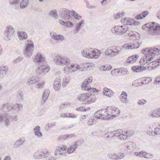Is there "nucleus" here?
Segmentation results:
<instances>
[{
    "mask_svg": "<svg viewBox=\"0 0 160 160\" xmlns=\"http://www.w3.org/2000/svg\"><path fill=\"white\" fill-rule=\"evenodd\" d=\"M61 86L60 80L58 79H56L53 83V88L55 90L58 91Z\"/></svg>",
    "mask_w": 160,
    "mask_h": 160,
    "instance_id": "obj_24",
    "label": "nucleus"
},
{
    "mask_svg": "<svg viewBox=\"0 0 160 160\" xmlns=\"http://www.w3.org/2000/svg\"><path fill=\"white\" fill-rule=\"evenodd\" d=\"M59 14L60 17L65 20H72V18L71 16L70 12L68 9L62 8L59 11Z\"/></svg>",
    "mask_w": 160,
    "mask_h": 160,
    "instance_id": "obj_8",
    "label": "nucleus"
},
{
    "mask_svg": "<svg viewBox=\"0 0 160 160\" xmlns=\"http://www.w3.org/2000/svg\"><path fill=\"white\" fill-rule=\"evenodd\" d=\"M101 54L100 51L97 49L89 52L86 50H83L82 52V54L83 56L89 58H97L99 57Z\"/></svg>",
    "mask_w": 160,
    "mask_h": 160,
    "instance_id": "obj_3",
    "label": "nucleus"
},
{
    "mask_svg": "<svg viewBox=\"0 0 160 160\" xmlns=\"http://www.w3.org/2000/svg\"><path fill=\"white\" fill-rule=\"evenodd\" d=\"M49 152H46L43 151H39L34 153L33 157L35 159H38L43 158V157H47L48 156Z\"/></svg>",
    "mask_w": 160,
    "mask_h": 160,
    "instance_id": "obj_15",
    "label": "nucleus"
},
{
    "mask_svg": "<svg viewBox=\"0 0 160 160\" xmlns=\"http://www.w3.org/2000/svg\"><path fill=\"white\" fill-rule=\"evenodd\" d=\"M52 38H53L54 39L57 40H61L62 41V40H64V37L61 35H53L52 36Z\"/></svg>",
    "mask_w": 160,
    "mask_h": 160,
    "instance_id": "obj_35",
    "label": "nucleus"
},
{
    "mask_svg": "<svg viewBox=\"0 0 160 160\" xmlns=\"http://www.w3.org/2000/svg\"><path fill=\"white\" fill-rule=\"evenodd\" d=\"M146 102V100L142 99L138 100V103L139 105H142L144 104Z\"/></svg>",
    "mask_w": 160,
    "mask_h": 160,
    "instance_id": "obj_58",
    "label": "nucleus"
},
{
    "mask_svg": "<svg viewBox=\"0 0 160 160\" xmlns=\"http://www.w3.org/2000/svg\"><path fill=\"white\" fill-rule=\"evenodd\" d=\"M132 70L134 72H140L142 71L145 70L147 69L145 67L141 66H136L132 67Z\"/></svg>",
    "mask_w": 160,
    "mask_h": 160,
    "instance_id": "obj_20",
    "label": "nucleus"
},
{
    "mask_svg": "<svg viewBox=\"0 0 160 160\" xmlns=\"http://www.w3.org/2000/svg\"><path fill=\"white\" fill-rule=\"evenodd\" d=\"M142 28L144 30L148 32V33L152 35H160V25L154 22H149L144 24Z\"/></svg>",
    "mask_w": 160,
    "mask_h": 160,
    "instance_id": "obj_1",
    "label": "nucleus"
},
{
    "mask_svg": "<svg viewBox=\"0 0 160 160\" xmlns=\"http://www.w3.org/2000/svg\"><path fill=\"white\" fill-rule=\"evenodd\" d=\"M80 66L77 64L72 65H71V68L72 71H75L78 69H80Z\"/></svg>",
    "mask_w": 160,
    "mask_h": 160,
    "instance_id": "obj_43",
    "label": "nucleus"
},
{
    "mask_svg": "<svg viewBox=\"0 0 160 160\" xmlns=\"http://www.w3.org/2000/svg\"><path fill=\"white\" fill-rule=\"evenodd\" d=\"M139 23V22L138 21L134 19H132L131 18V26H137L138 25Z\"/></svg>",
    "mask_w": 160,
    "mask_h": 160,
    "instance_id": "obj_44",
    "label": "nucleus"
},
{
    "mask_svg": "<svg viewBox=\"0 0 160 160\" xmlns=\"http://www.w3.org/2000/svg\"><path fill=\"white\" fill-rule=\"evenodd\" d=\"M20 1V0H10L9 3L11 5H15L18 4Z\"/></svg>",
    "mask_w": 160,
    "mask_h": 160,
    "instance_id": "obj_48",
    "label": "nucleus"
},
{
    "mask_svg": "<svg viewBox=\"0 0 160 160\" xmlns=\"http://www.w3.org/2000/svg\"><path fill=\"white\" fill-rule=\"evenodd\" d=\"M128 29V27L125 25L119 26V30L120 31V34L122 35L126 32Z\"/></svg>",
    "mask_w": 160,
    "mask_h": 160,
    "instance_id": "obj_30",
    "label": "nucleus"
},
{
    "mask_svg": "<svg viewBox=\"0 0 160 160\" xmlns=\"http://www.w3.org/2000/svg\"><path fill=\"white\" fill-rule=\"evenodd\" d=\"M117 110V108L114 107H108L107 108V112H108L110 114H115L116 110Z\"/></svg>",
    "mask_w": 160,
    "mask_h": 160,
    "instance_id": "obj_31",
    "label": "nucleus"
},
{
    "mask_svg": "<svg viewBox=\"0 0 160 160\" xmlns=\"http://www.w3.org/2000/svg\"><path fill=\"white\" fill-rule=\"evenodd\" d=\"M23 58L22 57H19L18 58L15 59L13 61V62L15 63H18L22 60Z\"/></svg>",
    "mask_w": 160,
    "mask_h": 160,
    "instance_id": "obj_57",
    "label": "nucleus"
},
{
    "mask_svg": "<svg viewBox=\"0 0 160 160\" xmlns=\"http://www.w3.org/2000/svg\"><path fill=\"white\" fill-rule=\"evenodd\" d=\"M25 44L26 48L24 50L25 55L27 57H30L32 54L34 48V43L31 40H28Z\"/></svg>",
    "mask_w": 160,
    "mask_h": 160,
    "instance_id": "obj_6",
    "label": "nucleus"
},
{
    "mask_svg": "<svg viewBox=\"0 0 160 160\" xmlns=\"http://www.w3.org/2000/svg\"><path fill=\"white\" fill-rule=\"evenodd\" d=\"M108 157L112 159L118 160L117 155L114 153H109L108 155Z\"/></svg>",
    "mask_w": 160,
    "mask_h": 160,
    "instance_id": "obj_41",
    "label": "nucleus"
},
{
    "mask_svg": "<svg viewBox=\"0 0 160 160\" xmlns=\"http://www.w3.org/2000/svg\"><path fill=\"white\" fill-rule=\"evenodd\" d=\"M112 68V67L111 65H109L106 68H103V69H102V68H100V69L101 71H107L110 70Z\"/></svg>",
    "mask_w": 160,
    "mask_h": 160,
    "instance_id": "obj_52",
    "label": "nucleus"
},
{
    "mask_svg": "<svg viewBox=\"0 0 160 160\" xmlns=\"http://www.w3.org/2000/svg\"><path fill=\"white\" fill-rule=\"evenodd\" d=\"M25 138L23 137L17 140L15 143L14 146L15 147L17 148L22 145L25 141Z\"/></svg>",
    "mask_w": 160,
    "mask_h": 160,
    "instance_id": "obj_26",
    "label": "nucleus"
},
{
    "mask_svg": "<svg viewBox=\"0 0 160 160\" xmlns=\"http://www.w3.org/2000/svg\"><path fill=\"white\" fill-rule=\"evenodd\" d=\"M8 70V67L7 66L0 67V75L1 78H3L5 75Z\"/></svg>",
    "mask_w": 160,
    "mask_h": 160,
    "instance_id": "obj_25",
    "label": "nucleus"
},
{
    "mask_svg": "<svg viewBox=\"0 0 160 160\" xmlns=\"http://www.w3.org/2000/svg\"><path fill=\"white\" fill-rule=\"evenodd\" d=\"M40 127L39 126H36L33 129V131L35 134L38 132L40 130Z\"/></svg>",
    "mask_w": 160,
    "mask_h": 160,
    "instance_id": "obj_56",
    "label": "nucleus"
},
{
    "mask_svg": "<svg viewBox=\"0 0 160 160\" xmlns=\"http://www.w3.org/2000/svg\"><path fill=\"white\" fill-rule=\"evenodd\" d=\"M103 94L108 97H111L113 95V92L110 89L105 87L103 89Z\"/></svg>",
    "mask_w": 160,
    "mask_h": 160,
    "instance_id": "obj_21",
    "label": "nucleus"
},
{
    "mask_svg": "<svg viewBox=\"0 0 160 160\" xmlns=\"http://www.w3.org/2000/svg\"><path fill=\"white\" fill-rule=\"evenodd\" d=\"M101 110H104L102 111V112L99 113V114L101 115V119L103 120H108L109 119H111V114L108 112H107V108L105 109L103 108Z\"/></svg>",
    "mask_w": 160,
    "mask_h": 160,
    "instance_id": "obj_16",
    "label": "nucleus"
},
{
    "mask_svg": "<svg viewBox=\"0 0 160 160\" xmlns=\"http://www.w3.org/2000/svg\"><path fill=\"white\" fill-rule=\"evenodd\" d=\"M122 47L124 48L129 49L130 48V45L129 43L124 44L122 46Z\"/></svg>",
    "mask_w": 160,
    "mask_h": 160,
    "instance_id": "obj_62",
    "label": "nucleus"
},
{
    "mask_svg": "<svg viewBox=\"0 0 160 160\" xmlns=\"http://www.w3.org/2000/svg\"><path fill=\"white\" fill-rule=\"evenodd\" d=\"M92 81V77L85 79L83 82L82 85V88L83 90H87L90 92H92L93 93L97 92L98 90L94 88H92L88 84Z\"/></svg>",
    "mask_w": 160,
    "mask_h": 160,
    "instance_id": "obj_4",
    "label": "nucleus"
},
{
    "mask_svg": "<svg viewBox=\"0 0 160 160\" xmlns=\"http://www.w3.org/2000/svg\"><path fill=\"white\" fill-rule=\"evenodd\" d=\"M8 104L7 103L4 104L2 105V110L4 112H7L8 108Z\"/></svg>",
    "mask_w": 160,
    "mask_h": 160,
    "instance_id": "obj_49",
    "label": "nucleus"
},
{
    "mask_svg": "<svg viewBox=\"0 0 160 160\" xmlns=\"http://www.w3.org/2000/svg\"><path fill=\"white\" fill-rule=\"evenodd\" d=\"M90 94L83 93L81 94V97H82L84 100H87L84 102H82L84 104H89L95 101L96 99L95 96L92 94V92H91ZM94 94V93H93Z\"/></svg>",
    "mask_w": 160,
    "mask_h": 160,
    "instance_id": "obj_7",
    "label": "nucleus"
},
{
    "mask_svg": "<svg viewBox=\"0 0 160 160\" xmlns=\"http://www.w3.org/2000/svg\"><path fill=\"white\" fill-rule=\"evenodd\" d=\"M112 32L115 35L120 34V31L119 30V26H115L111 29Z\"/></svg>",
    "mask_w": 160,
    "mask_h": 160,
    "instance_id": "obj_29",
    "label": "nucleus"
},
{
    "mask_svg": "<svg viewBox=\"0 0 160 160\" xmlns=\"http://www.w3.org/2000/svg\"><path fill=\"white\" fill-rule=\"evenodd\" d=\"M64 72L66 73H68L69 72H71V66L66 67L64 68Z\"/></svg>",
    "mask_w": 160,
    "mask_h": 160,
    "instance_id": "obj_50",
    "label": "nucleus"
},
{
    "mask_svg": "<svg viewBox=\"0 0 160 160\" xmlns=\"http://www.w3.org/2000/svg\"><path fill=\"white\" fill-rule=\"evenodd\" d=\"M53 61L57 65L62 66L66 65L68 66L70 62V61L69 59L61 57L58 55L54 58Z\"/></svg>",
    "mask_w": 160,
    "mask_h": 160,
    "instance_id": "obj_5",
    "label": "nucleus"
},
{
    "mask_svg": "<svg viewBox=\"0 0 160 160\" xmlns=\"http://www.w3.org/2000/svg\"><path fill=\"white\" fill-rule=\"evenodd\" d=\"M124 22H126L127 23V25H130V18H129L127 19V18L124 17L123 18Z\"/></svg>",
    "mask_w": 160,
    "mask_h": 160,
    "instance_id": "obj_54",
    "label": "nucleus"
},
{
    "mask_svg": "<svg viewBox=\"0 0 160 160\" xmlns=\"http://www.w3.org/2000/svg\"><path fill=\"white\" fill-rule=\"evenodd\" d=\"M141 52L145 54L144 56L149 54L151 56L154 54V55H158L160 54V50L155 47L146 48L143 49L141 50Z\"/></svg>",
    "mask_w": 160,
    "mask_h": 160,
    "instance_id": "obj_9",
    "label": "nucleus"
},
{
    "mask_svg": "<svg viewBox=\"0 0 160 160\" xmlns=\"http://www.w3.org/2000/svg\"><path fill=\"white\" fill-rule=\"evenodd\" d=\"M135 33L131 31V40L132 39L133 40H135V41H133L134 42L133 43L131 42V49L138 48L140 46V45L138 44V43L137 44V45L135 44V43H137L138 41H137L138 40V39H136L137 36ZM135 33H136V32Z\"/></svg>",
    "mask_w": 160,
    "mask_h": 160,
    "instance_id": "obj_14",
    "label": "nucleus"
},
{
    "mask_svg": "<svg viewBox=\"0 0 160 160\" xmlns=\"http://www.w3.org/2000/svg\"><path fill=\"white\" fill-rule=\"evenodd\" d=\"M104 111V110H99L95 112L94 114V118H96V119H101V115L99 114V113L102 112V111Z\"/></svg>",
    "mask_w": 160,
    "mask_h": 160,
    "instance_id": "obj_36",
    "label": "nucleus"
},
{
    "mask_svg": "<svg viewBox=\"0 0 160 160\" xmlns=\"http://www.w3.org/2000/svg\"><path fill=\"white\" fill-rule=\"evenodd\" d=\"M84 20L83 19H82L80 22L76 24L75 28L74 30L76 33L80 30L81 26L82 24L84 23Z\"/></svg>",
    "mask_w": 160,
    "mask_h": 160,
    "instance_id": "obj_27",
    "label": "nucleus"
},
{
    "mask_svg": "<svg viewBox=\"0 0 160 160\" xmlns=\"http://www.w3.org/2000/svg\"><path fill=\"white\" fill-rule=\"evenodd\" d=\"M19 38L21 40L26 39L28 38V35L24 32H18L17 33Z\"/></svg>",
    "mask_w": 160,
    "mask_h": 160,
    "instance_id": "obj_28",
    "label": "nucleus"
},
{
    "mask_svg": "<svg viewBox=\"0 0 160 160\" xmlns=\"http://www.w3.org/2000/svg\"><path fill=\"white\" fill-rule=\"evenodd\" d=\"M45 58L40 53H38L35 56L33 61L35 62L38 63L43 62L45 60Z\"/></svg>",
    "mask_w": 160,
    "mask_h": 160,
    "instance_id": "obj_19",
    "label": "nucleus"
},
{
    "mask_svg": "<svg viewBox=\"0 0 160 160\" xmlns=\"http://www.w3.org/2000/svg\"><path fill=\"white\" fill-rule=\"evenodd\" d=\"M73 26V24L72 22L67 21L65 26L68 28H72Z\"/></svg>",
    "mask_w": 160,
    "mask_h": 160,
    "instance_id": "obj_51",
    "label": "nucleus"
},
{
    "mask_svg": "<svg viewBox=\"0 0 160 160\" xmlns=\"http://www.w3.org/2000/svg\"><path fill=\"white\" fill-rule=\"evenodd\" d=\"M28 0H22L20 3V7L21 8L26 7L28 3Z\"/></svg>",
    "mask_w": 160,
    "mask_h": 160,
    "instance_id": "obj_38",
    "label": "nucleus"
},
{
    "mask_svg": "<svg viewBox=\"0 0 160 160\" xmlns=\"http://www.w3.org/2000/svg\"><path fill=\"white\" fill-rule=\"evenodd\" d=\"M77 148V146L74 144L68 148L67 149V153L69 154L72 153L75 151Z\"/></svg>",
    "mask_w": 160,
    "mask_h": 160,
    "instance_id": "obj_34",
    "label": "nucleus"
},
{
    "mask_svg": "<svg viewBox=\"0 0 160 160\" xmlns=\"http://www.w3.org/2000/svg\"><path fill=\"white\" fill-rule=\"evenodd\" d=\"M49 15L55 19H57L58 17V15L57 13V11L55 10H51L49 13Z\"/></svg>",
    "mask_w": 160,
    "mask_h": 160,
    "instance_id": "obj_33",
    "label": "nucleus"
},
{
    "mask_svg": "<svg viewBox=\"0 0 160 160\" xmlns=\"http://www.w3.org/2000/svg\"><path fill=\"white\" fill-rule=\"evenodd\" d=\"M159 63H160V60L159 58L148 64L147 65L148 68H149L151 67L152 69H154L159 65Z\"/></svg>",
    "mask_w": 160,
    "mask_h": 160,
    "instance_id": "obj_18",
    "label": "nucleus"
},
{
    "mask_svg": "<svg viewBox=\"0 0 160 160\" xmlns=\"http://www.w3.org/2000/svg\"><path fill=\"white\" fill-rule=\"evenodd\" d=\"M50 70V68L48 66L44 65H42L38 66L36 70V72L37 74H44L48 72Z\"/></svg>",
    "mask_w": 160,
    "mask_h": 160,
    "instance_id": "obj_12",
    "label": "nucleus"
},
{
    "mask_svg": "<svg viewBox=\"0 0 160 160\" xmlns=\"http://www.w3.org/2000/svg\"><path fill=\"white\" fill-rule=\"evenodd\" d=\"M125 13L123 12H118L115 14H114L113 18L115 19H117L122 17L125 15Z\"/></svg>",
    "mask_w": 160,
    "mask_h": 160,
    "instance_id": "obj_37",
    "label": "nucleus"
},
{
    "mask_svg": "<svg viewBox=\"0 0 160 160\" xmlns=\"http://www.w3.org/2000/svg\"><path fill=\"white\" fill-rule=\"evenodd\" d=\"M132 146V150L136 148V143L133 142H131V147Z\"/></svg>",
    "mask_w": 160,
    "mask_h": 160,
    "instance_id": "obj_60",
    "label": "nucleus"
},
{
    "mask_svg": "<svg viewBox=\"0 0 160 160\" xmlns=\"http://www.w3.org/2000/svg\"><path fill=\"white\" fill-rule=\"evenodd\" d=\"M49 93V92L48 91H44L43 93L42 98V103H44L47 100Z\"/></svg>",
    "mask_w": 160,
    "mask_h": 160,
    "instance_id": "obj_32",
    "label": "nucleus"
},
{
    "mask_svg": "<svg viewBox=\"0 0 160 160\" xmlns=\"http://www.w3.org/2000/svg\"><path fill=\"white\" fill-rule=\"evenodd\" d=\"M14 32V30L13 27L11 25L7 27L4 31L5 39L10 40L12 35Z\"/></svg>",
    "mask_w": 160,
    "mask_h": 160,
    "instance_id": "obj_10",
    "label": "nucleus"
},
{
    "mask_svg": "<svg viewBox=\"0 0 160 160\" xmlns=\"http://www.w3.org/2000/svg\"><path fill=\"white\" fill-rule=\"evenodd\" d=\"M152 155L149 154L148 153H147L145 152L144 158H150L151 157Z\"/></svg>",
    "mask_w": 160,
    "mask_h": 160,
    "instance_id": "obj_64",
    "label": "nucleus"
},
{
    "mask_svg": "<svg viewBox=\"0 0 160 160\" xmlns=\"http://www.w3.org/2000/svg\"><path fill=\"white\" fill-rule=\"evenodd\" d=\"M68 134L62 135L60 136V139H63L64 140L68 139Z\"/></svg>",
    "mask_w": 160,
    "mask_h": 160,
    "instance_id": "obj_61",
    "label": "nucleus"
},
{
    "mask_svg": "<svg viewBox=\"0 0 160 160\" xmlns=\"http://www.w3.org/2000/svg\"><path fill=\"white\" fill-rule=\"evenodd\" d=\"M120 112L119 110L117 108V110H116L115 114H111V119H113L115 117H117Z\"/></svg>",
    "mask_w": 160,
    "mask_h": 160,
    "instance_id": "obj_46",
    "label": "nucleus"
},
{
    "mask_svg": "<svg viewBox=\"0 0 160 160\" xmlns=\"http://www.w3.org/2000/svg\"><path fill=\"white\" fill-rule=\"evenodd\" d=\"M47 126H48V128H52L54 127L55 126V124L54 123H49L47 124Z\"/></svg>",
    "mask_w": 160,
    "mask_h": 160,
    "instance_id": "obj_63",
    "label": "nucleus"
},
{
    "mask_svg": "<svg viewBox=\"0 0 160 160\" xmlns=\"http://www.w3.org/2000/svg\"><path fill=\"white\" fill-rule=\"evenodd\" d=\"M148 14V12L147 11H145L141 13L143 18H145Z\"/></svg>",
    "mask_w": 160,
    "mask_h": 160,
    "instance_id": "obj_55",
    "label": "nucleus"
},
{
    "mask_svg": "<svg viewBox=\"0 0 160 160\" xmlns=\"http://www.w3.org/2000/svg\"><path fill=\"white\" fill-rule=\"evenodd\" d=\"M129 131H127L126 132H123L122 130H118L116 131H114L111 132H108V135L109 136L113 137L114 136H116L118 138L121 140H126L128 139L129 137L128 135Z\"/></svg>",
    "mask_w": 160,
    "mask_h": 160,
    "instance_id": "obj_2",
    "label": "nucleus"
},
{
    "mask_svg": "<svg viewBox=\"0 0 160 160\" xmlns=\"http://www.w3.org/2000/svg\"><path fill=\"white\" fill-rule=\"evenodd\" d=\"M120 52V51L118 50L116 51H114L113 50L110 48H108L104 52L106 56H110L111 57L116 56L119 54Z\"/></svg>",
    "mask_w": 160,
    "mask_h": 160,
    "instance_id": "obj_17",
    "label": "nucleus"
},
{
    "mask_svg": "<svg viewBox=\"0 0 160 160\" xmlns=\"http://www.w3.org/2000/svg\"><path fill=\"white\" fill-rule=\"evenodd\" d=\"M97 121L95 120L94 117H92L88 119L87 122V124L89 125L92 126Z\"/></svg>",
    "mask_w": 160,
    "mask_h": 160,
    "instance_id": "obj_40",
    "label": "nucleus"
},
{
    "mask_svg": "<svg viewBox=\"0 0 160 160\" xmlns=\"http://www.w3.org/2000/svg\"><path fill=\"white\" fill-rule=\"evenodd\" d=\"M81 67L82 68L87 69L89 67L90 63H84L80 64Z\"/></svg>",
    "mask_w": 160,
    "mask_h": 160,
    "instance_id": "obj_45",
    "label": "nucleus"
},
{
    "mask_svg": "<svg viewBox=\"0 0 160 160\" xmlns=\"http://www.w3.org/2000/svg\"><path fill=\"white\" fill-rule=\"evenodd\" d=\"M127 93L124 91H123L120 95L119 98L120 101L124 103H127L128 100L127 99Z\"/></svg>",
    "mask_w": 160,
    "mask_h": 160,
    "instance_id": "obj_23",
    "label": "nucleus"
},
{
    "mask_svg": "<svg viewBox=\"0 0 160 160\" xmlns=\"http://www.w3.org/2000/svg\"><path fill=\"white\" fill-rule=\"evenodd\" d=\"M128 69L126 68H123L121 70V73L123 75L127 74L128 73Z\"/></svg>",
    "mask_w": 160,
    "mask_h": 160,
    "instance_id": "obj_53",
    "label": "nucleus"
},
{
    "mask_svg": "<svg viewBox=\"0 0 160 160\" xmlns=\"http://www.w3.org/2000/svg\"><path fill=\"white\" fill-rule=\"evenodd\" d=\"M48 156L47 157H43V160H54L53 158L49 157H48Z\"/></svg>",
    "mask_w": 160,
    "mask_h": 160,
    "instance_id": "obj_59",
    "label": "nucleus"
},
{
    "mask_svg": "<svg viewBox=\"0 0 160 160\" xmlns=\"http://www.w3.org/2000/svg\"><path fill=\"white\" fill-rule=\"evenodd\" d=\"M152 80V78L151 77L143 78L142 79L141 82L144 83L145 82V84H148Z\"/></svg>",
    "mask_w": 160,
    "mask_h": 160,
    "instance_id": "obj_39",
    "label": "nucleus"
},
{
    "mask_svg": "<svg viewBox=\"0 0 160 160\" xmlns=\"http://www.w3.org/2000/svg\"><path fill=\"white\" fill-rule=\"evenodd\" d=\"M159 113V112H157V111H154L150 116L152 117L158 118L160 117Z\"/></svg>",
    "mask_w": 160,
    "mask_h": 160,
    "instance_id": "obj_47",
    "label": "nucleus"
},
{
    "mask_svg": "<svg viewBox=\"0 0 160 160\" xmlns=\"http://www.w3.org/2000/svg\"><path fill=\"white\" fill-rule=\"evenodd\" d=\"M139 58V56L137 54L131 56V63L135 62Z\"/></svg>",
    "mask_w": 160,
    "mask_h": 160,
    "instance_id": "obj_42",
    "label": "nucleus"
},
{
    "mask_svg": "<svg viewBox=\"0 0 160 160\" xmlns=\"http://www.w3.org/2000/svg\"><path fill=\"white\" fill-rule=\"evenodd\" d=\"M40 80V78L38 77H32L28 80L27 82L28 84H34Z\"/></svg>",
    "mask_w": 160,
    "mask_h": 160,
    "instance_id": "obj_22",
    "label": "nucleus"
},
{
    "mask_svg": "<svg viewBox=\"0 0 160 160\" xmlns=\"http://www.w3.org/2000/svg\"><path fill=\"white\" fill-rule=\"evenodd\" d=\"M67 147L65 145H61L58 147L55 151V154L59 156H65L67 154Z\"/></svg>",
    "mask_w": 160,
    "mask_h": 160,
    "instance_id": "obj_13",
    "label": "nucleus"
},
{
    "mask_svg": "<svg viewBox=\"0 0 160 160\" xmlns=\"http://www.w3.org/2000/svg\"><path fill=\"white\" fill-rule=\"evenodd\" d=\"M155 56V55H154V54L152 55L151 56L149 55V54H146V56H144L141 59L140 61V64L142 65L146 64L152 60Z\"/></svg>",
    "mask_w": 160,
    "mask_h": 160,
    "instance_id": "obj_11",
    "label": "nucleus"
}]
</instances>
